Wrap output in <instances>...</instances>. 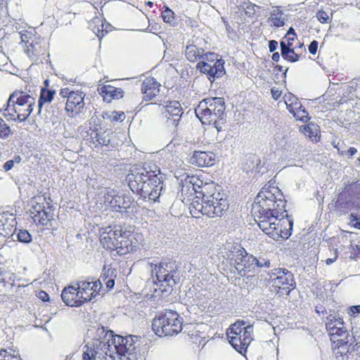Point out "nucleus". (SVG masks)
<instances>
[{
    "label": "nucleus",
    "mask_w": 360,
    "mask_h": 360,
    "mask_svg": "<svg viewBox=\"0 0 360 360\" xmlns=\"http://www.w3.org/2000/svg\"><path fill=\"white\" fill-rule=\"evenodd\" d=\"M271 58L274 61L278 62L280 60V54L278 53V52H274L272 54Z\"/></svg>",
    "instance_id": "obj_63"
},
{
    "label": "nucleus",
    "mask_w": 360,
    "mask_h": 360,
    "mask_svg": "<svg viewBox=\"0 0 360 360\" xmlns=\"http://www.w3.org/2000/svg\"><path fill=\"white\" fill-rule=\"evenodd\" d=\"M328 321L326 323V330L330 338L334 336L338 338L349 337V333L345 326V323L340 316L328 317Z\"/></svg>",
    "instance_id": "obj_20"
},
{
    "label": "nucleus",
    "mask_w": 360,
    "mask_h": 360,
    "mask_svg": "<svg viewBox=\"0 0 360 360\" xmlns=\"http://www.w3.org/2000/svg\"><path fill=\"white\" fill-rule=\"evenodd\" d=\"M348 338L334 336L330 338L333 354L336 360L348 359V356L350 353V345L349 344Z\"/></svg>",
    "instance_id": "obj_19"
},
{
    "label": "nucleus",
    "mask_w": 360,
    "mask_h": 360,
    "mask_svg": "<svg viewBox=\"0 0 360 360\" xmlns=\"http://www.w3.org/2000/svg\"><path fill=\"white\" fill-rule=\"evenodd\" d=\"M14 167V160H9L6 161L4 165L3 169L5 172H8Z\"/></svg>",
    "instance_id": "obj_55"
},
{
    "label": "nucleus",
    "mask_w": 360,
    "mask_h": 360,
    "mask_svg": "<svg viewBox=\"0 0 360 360\" xmlns=\"http://www.w3.org/2000/svg\"><path fill=\"white\" fill-rule=\"evenodd\" d=\"M319 43L316 40H313L308 46L309 51L311 54L315 55L318 50Z\"/></svg>",
    "instance_id": "obj_51"
},
{
    "label": "nucleus",
    "mask_w": 360,
    "mask_h": 360,
    "mask_svg": "<svg viewBox=\"0 0 360 360\" xmlns=\"http://www.w3.org/2000/svg\"><path fill=\"white\" fill-rule=\"evenodd\" d=\"M315 310L317 314H323L326 311L325 308L322 305H316Z\"/></svg>",
    "instance_id": "obj_61"
},
{
    "label": "nucleus",
    "mask_w": 360,
    "mask_h": 360,
    "mask_svg": "<svg viewBox=\"0 0 360 360\" xmlns=\"http://www.w3.org/2000/svg\"><path fill=\"white\" fill-rule=\"evenodd\" d=\"M81 294L77 287L70 285L65 288L61 294V297L64 303L70 307H79L84 302V300L80 297Z\"/></svg>",
    "instance_id": "obj_22"
},
{
    "label": "nucleus",
    "mask_w": 360,
    "mask_h": 360,
    "mask_svg": "<svg viewBox=\"0 0 360 360\" xmlns=\"http://www.w3.org/2000/svg\"><path fill=\"white\" fill-rule=\"evenodd\" d=\"M230 262L238 274L243 277L253 276L257 267L262 266L258 259L253 255H249L243 248H238L232 252Z\"/></svg>",
    "instance_id": "obj_10"
},
{
    "label": "nucleus",
    "mask_w": 360,
    "mask_h": 360,
    "mask_svg": "<svg viewBox=\"0 0 360 360\" xmlns=\"http://www.w3.org/2000/svg\"><path fill=\"white\" fill-rule=\"evenodd\" d=\"M205 53V50L202 48L193 44L186 46L185 51L186 58L191 63H195L202 58Z\"/></svg>",
    "instance_id": "obj_30"
},
{
    "label": "nucleus",
    "mask_w": 360,
    "mask_h": 360,
    "mask_svg": "<svg viewBox=\"0 0 360 360\" xmlns=\"http://www.w3.org/2000/svg\"><path fill=\"white\" fill-rule=\"evenodd\" d=\"M105 284H106V286L109 289H112L114 285H115V281L113 278H109L106 282H105Z\"/></svg>",
    "instance_id": "obj_60"
},
{
    "label": "nucleus",
    "mask_w": 360,
    "mask_h": 360,
    "mask_svg": "<svg viewBox=\"0 0 360 360\" xmlns=\"http://www.w3.org/2000/svg\"><path fill=\"white\" fill-rule=\"evenodd\" d=\"M214 162L215 155L210 151L196 150L191 157V163L200 167L212 166Z\"/></svg>",
    "instance_id": "obj_25"
},
{
    "label": "nucleus",
    "mask_w": 360,
    "mask_h": 360,
    "mask_svg": "<svg viewBox=\"0 0 360 360\" xmlns=\"http://www.w3.org/2000/svg\"><path fill=\"white\" fill-rule=\"evenodd\" d=\"M38 297L44 302L48 301L49 300V295L44 290L39 292Z\"/></svg>",
    "instance_id": "obj_56"
},
{
    "label": "nucleus",
    "mask_w": 360,
    "mask_h": 360,
    "mask_svg": "<svg viewBox=\"0 0 360 360\" xmlns=\"http://www.w3.org/2000/svg\"><path fill=\"white\" fill-rule=\"evenodd\" d=\"M95 132L94 136L91 134V139L94 140V143H98L101 146H108L110 143V139L109 133L105 131H98L97 128L94 130Z\"/></svg>",
    "instance_id": "obj_35"
},
{
    "label": "nucleus",
    "mask_w": 360,
    "mask_h": 360,
    "mask_svg": "<svg viewBox=\"0 0 360 360\" xmlns=\"http://www.w3.org/2000/svg\"><path fill=\"white\" fill-rule=\"evenodd\" d=\"M0 360H13V356L8 354L6 350L0 351Z\"/></svg>",
    "instance_id": "obj_53"
},
{
    "label": "nucleus",
    "mask_w": 360,
    "mask_h": 360,
    "mask_svg": "<svg viewBox=\"0 0 360 360\" xmlns=\"http://www.w3.org/2000/svg\"><path fill=\"white\" fill-rule=\"evenodd\" d=\"M110 333V337L116 338V335H114L112 330H107L103 326L98 327L96 330V335L97 338L96 339H99L104 341H108L107 336L108 334Z\"/></svg>",
    "instance_id": "obj_41"
},
{
    "label": "nucleus",
    "mask_w": 360,
    "mask_h": 360,
    "mask_svg": "<svg viewBox=\"0 0 360 360\" xmlns=\"http://www.w3.org/2000/svg\"><path fill=\"white\" fill-rule=\"evenodd\" d=\"M316 18L318 20L322 23H328L330 22V18L328 13L323 10H319L316 13Z\"/></svg>",
    "instance_id": "obj_47"
},
{
    "label": "nucleus",
    "mask_w": 360,
    "mask_h": 360,
    "mask_svg": "<svg viewBox=\"0 0 360 360\" xmlns=\"http://www.w3.org/2000/svg\"><path fill=\"white\" fill-rule=\"evenodd\" d=\"M72 93H74V91L70 90L68 88L62 89L60 91V95L64 98L68 99Z\"/></svg>",
    "instance_id": "obj_54"
},
{
    "label": "nucleus",
    "mask_w": 360,
    "mask_h": 360,
    "mask_svg": "<svg viewBox=\"0 0 360 360\" xmlns=\"http://www.w3.org/2000/svg\"><path fill=\"white\" fill-rule=\"evenodd\" d=\"M20 45L24 53L32 62H36L48 51L46 40L36 33L34 30H24L20 33Z\"/></svg>",
    "instance_id": "obj_9"
},
{
    "label": "nucleus",
    "mask_w": 360,
    "mask_h": 360,
    "mask_svg": "<svg viewBox=\"0 0 360 360\" xmlns=\"http://www.w3.org/2000/svg\"><path fill=\"white\" fill-rule=\"evenodd\" d=\"M200 328L195 330V333H190L188 335V341L191 345L198 347L204 345L205 340V329L207 326H199Z\"/></svg>",
    "instance_id": "obj_32"
},
{
    "label": "nucleus",
    "mask_w": 360,
    "mask_h": 360,
    "mask_svg": "<svg viewBox=\"0 0 360 360\" xmlns=\"http://www.w3.org/2000/svg\"><path fill=\"white\" fill-rule=\"evenodd\" d=\"M281 54L282 58L290 63H295L300 58V56L295 53L292 46H285L284 43H280Z\"/></svg>",
    "instance_id": "obj_34"
},
{
    "label": "nucleus",
    "mask_w": 360,
    "mask_h": 360,
    "mask_svg": "<svg viewBox=\"0 0 360 360\" xmlns=\"http://www.w3.org/2000/svg\"><path fill=\"white\" fill-rule=\"evenodd\" d=\"M302 131L312 141L317 142L320 139V136L319 135L317 130L314 131L309 125H305L302 127Z\"/></svg>",
    "instance_id": "obj_40"
},
{
    "label": "nucleus",
    "mask_w": 360,
    "mask_h": 360,
    "mask_svg": "<svg viewBox=\"0 0 360 360\" xmlns=\"http://www.w3.org/2000/svg\"><path fill=\"white\" fill-rule=\"evenodd\" d=\"M269 275V282L272 291L279 295H289L295 288L294 276L286 269L275 268Z\"/></svg>",
    "instance_id": "obj_11"
},
{
    "label": "nucleus",
    "mask_w": 360,
    "mask_h": 360,
    "mask_svg": "<svg viewBox=\"0 0 360 360\" xmlns=\"http://www.w3.org/2000/svg\"><path fill=\"white\" fill-rule=\"evenodd\" d=\"M196 69L202 74L207 76L210 82H214L215 78L221 77L224 72V60H217L215 65L207 63V62H200L196 65Z\"/></svg>",
    "instance_id": "obj_17"
},
{
    "label": "nucleus",
    "mask_w": 360,
    "mask_h": 360,
    "mask_svg": "<svg viewBox=\"0 0 360 360\" xmlns=\"http://www.w3.org/2000/svg\"><path fill=\"white\" fill-rule=\"evenodd\" d=\"M177 270V265L175 261L169 260L168 262H159V273L163 275L164 278H159V290L162 295L167 297L170 295L174 286L176 283L174 274Z\"/></svg>",
    "instance_id": "obj_12"
},
{
    "label": "nucleus",
    "mask_w": 360,
    "mask_h": 360,
    "mask_svg": "<svg viewBox=\"0 0 360 360\" xmlns=\"http://www.w3.org/2000/svg\"><path fill=\"white\" fill-rule=\"evenodd\" d=\"M283 98L287 109L297 120L307 122L309 120L307 111L295 95L288 93L284 95Z\"/></svg>",
    "instance_id": "obj_15"
},
{
    "label": "nucleus",
    "mask_w": 360,
    "mask_h": 360,
    "mask_svg": "<svg viewBox=\"0 0 360 360\" xmlns=\"http://www.w3.org/2000/svg\"><path fill=\"white\" fill-rule=\"evenodd\" d=\"M110 338L108 341L94 339L84 347L83 360H103L108 351L110 352Z\"/></svg>",
    "instance_id": "obj_13"
},
{
    "label": "nucleus",
    "mask_w": 360,
    "mask_h": 360,
    "mask_svg": "<svg viewBox=\"0 0 360 360\" xmlns=\"http://www.w3.org/2000/svg\"><path fill=\"white\" fill-rule=\"evenodd\" d=\"M226 335L231 345L245 356L253 340V326L245 321H238L229 326Z\"/></svg>",
    "instance_id": "obj_8"
},
{
    "label": "nucleus",
    "mask_w": 360,
    "mask_h": 360,
    "mask_svg": "<svg viewBox=\"0 0 360 360\" xmlns=\"http://www.w3.org/2000/svg\"><path fill=\"white\" fill-rule=\"evenodd\" d=\"M286 202L281 191L276 186L262 188L252 206L255 217L263 214H283L286 212Z\"/></svg>",
    "instance_id": "obj_2"
},
{
    "label": "nucleus",
    "mask_w": 360,
    "mask_h": 360,
    "mask_svg": "<svg viewBox=\"0 0 360 360\" xmlns=\"http://www.w3.org/2000/svg\"><path fill=\"white\" fill-rule=\"evenodd\" d=\"M102 117L104 119L109 120L110 121H122L125 118V115L123 112L117 111L104 112L102 114Z\"/></svg>",
    "instance_id": "obj_38"
},
{
    "label": "nucleus",
    "mask_w": 360,
    "mask_h": 360,
    "mask_svg": "<svg viewBox=\"0 0 360 360\" xmlns=\"http://www.w3.org/2000/svg\"><path fill=\"white\" fill-rule=\"evenodd\" d=\"M160 321L164 336H172L183 330V319L181 316H159V321Z\"/></svg>",
    "instance_id": "obj_18"
},
{
    "label": "nucleus",
    "mask_w": 360,
    "mask_h": 360,
    "mask_svg": "<svg viewBox=\"0 0 360 360\" xmlns=\"http://www.w3.org/2000/svg\"><path fill=\"white\" fill-rule=\"evenodd\" d=\"M345 153L349 157H352L357 153V150L354 147H350Z\"/></svg>",
    "instance_id": "obj_59"
},
{
    "label": "nucleus",
    "mask_w": 360,
    "mask_h": 360,
    "mask_svg": "<svg viewBox=\"0 0 360 360\" xmlns=\"http://www.w3.org/2000/svg\"><path fill=\"white\" fill-rule=\"evenodd\" d=\"M35 98L24 91H15L7 101L4 115L8 119L22 122L25 121L33 110Z\"/></svg>",
    "instance_id": "obj_6"
},
{
    "label": "nucleus",
    "mask_w": 360,
    "mask_h": 360,
    "mask_svg": "<svg viewBox=\"0 0 360 360\" xmlns=\"http://www.w3.org/2000/svg\"><path fill=\"white\" fill-rule=\"evenodd\" d=\"M103 22L105 24L104 32L108 33L110 30L111 25L108 22Z\"/></svg>",
    "instance_id": "obj_64"
},
{
    "label": "nucleus",
    "mask_w": 360,
    "mask_h": 360,
    "mask_svg": "<svg viewBox=\"0 0 360 360\" xmlns=\"http://www.w3.org/2000/svg\"><path fill=\"white\" fill-rule=\"evenodd\" d=\"M179 186L178 196L183 203L189 205L193 217H220L229 207L226 198L220 197L221 194L217 192L216 184L205 181L202 174L183 175Z\"/></svg>",
    "instance_id": "obj_1"
},
{
    "label": "nucleus",
    "mask_w": 360,
    "mask_h": 360,
    "mask_svg": "<svg viewBox=\"0 0 360 360\" xmlns=\"http://www.w3.org/2000/svg\"><path fill=\"white\" fill-rule=\"evenodd\" d=\"M122 229L120 226H110L104 229L100 235V242L103 247L106 250H114Z\"/></svg>",
    "instance_id": "obj_16"
},
{
    "label": "nucleus",
    "mask_w": 360,
    "mask_h": 360,
    "mask_svg": "<svg viewBox=\"0 0 360 360\" xmlns=\"http://www.w3.org/2000/svg\"><path fill=\"white\" fill-rule=\"evenodd\" d=\"M162 18L165 22L168 23L170 25H174L176 22L174 13L169 8H166L162 12Z\"/></svg>",
    "instance_id": "obj_42"
},
{
    "label": "nucleus",
    "mask_w": 360,
    "mask_h": 360,
    "mask_svg": "<svg viewBox=\"0 0 360 360\" xmlns=\"http://www.w3.org/2000/svg\"><path fill=\"white\" fill-rule=\"evenodd\" d=\"M104 26L103 20L99 18H94L90 23L91 30L99 39H101L104 36Z\"/></svg>",
    "instance_id": "obj_37"
},
{
    "label": "nucleus",
    "mask_w": 360,
    "mask_h": 360,
    "mask_svg": "<svg viewBox=\"0 0 360 360\" xmlns=\"http://www.w3.org/2000/svg\"><path fill=\"white\" fill-rule=\"evenodd\" d=\"M199 326H206L203 323H187L183 325V329H184V333L189 335L190 333L195 334V330L200 328Z\"/></svg>",
    "instance_id": "obj_43"
},
{
    "label": "nucleus",
    "mask_w": 360,
    "mask_h": 360,
    "mask_svg": "<svg viewBox=\"0 0 360 360\" xmlns=\"http://www.w3.org/2000/svg\"><path fill=\"white\" fill-rule=\"evenodd\" d=\"M55 91L49 89H42L38 100L39 113L41 112V108L44 103H50L54 96Z\"/></svg>",
    "instance_id": "obj_36"
},
{
    "label": "nucleus",
    "mask_w": 360,
    "mask_h": 360,
    "mask_svg": "<svg viewBox=\"0 0 360 360\" xmlns=\"http://www.w3.org/2000/svg\"><path fill=\"white\" fill-rule=\"evenodd\" d=\"M351 190L354 193L356 199L359 200L357 207L360 209V184H354L349 186Z\"/></svg>",
    "instance_id": "obj_48"
},
{
    "label": "nucleus",
    "mask_w": 360,
    "mask_h": 360,
    "mask_svg": "<svg viewBox=\"0 0 360 360\" xmlns=\"http://www.w3.org/2000/svg\"><path fill=\"white\" fill-rule=\"evenodd\" d=\"M91 286L92 287L93 297H94L99 292L101 288V283L99 280L95 281H90Z\"/></svg>",
    "instance_id": "obj_49"
},
{
    "label": "nucleus",
    "mask_w": 360,
    "mask_h": 360,
    "mask_svg": "<svg viewBox=\"0 0 360 360\" xmlns=\"http://www.w3.org/2000/svg\"><path fill=\"white\" fill-rule=\"evenodd\" d=\"M30 216L37 225L47 226L53 219V212L51 206L37 202L32 206Z\"/></svg>",
    "instance_id": "obj_14"
},
{
    "label": "nucleus",
    "mask_w": 360,
    "mask_h": 360,
    "mask_svg": "<svg viewBox=\"0 0 360 360\" xmlns=\"http://www.w3.org/2000/svg\"><path fill=\"white\" fill-rule=\"evenodd\" d=\"M278 46V42L276 40H271L269 42V49L270 52H274Z\"/></svg>",
    "instance_id": "obj_57"
},
{
    "label": "nucleus",
    "mask_w": 360,
    "mask_h": 360,
    "mask_svg": "<svg viewBox=\"0 0 360 360\" xmlns=\"http://www.w3.org/2000/svg\"><path fill=\"white\" fill-rule=\"evenodd\" d=\"M140 346V336L116 335L112 339L110 352H108L103 360H139L141 358Z\"/></svg>",
    "instance_id": "obj_4"
},
{
    "label": "nucleus",
    "mask_w": 360,
    "mask_h": 360,
    "mask_svg": "<svg viewBox=\"0 0 360 360\" xmlns=\"http://www.w3.org/2000/svg\"><path fill=\"white\" fill-rule=\"evenodd\" d=\"M225 108L222 98L212 97L201 101L195 108V113L202 124H213L219 131L221 127L218 120L222 118Z\"/></svg>",
    "instance_id": "obj_7"
},
{
    "label": "nucleus",
    "mask_w": 360,
    "mask_h": 360,
    "mask_svg": "<svg viewBox=\"0 0 360 360\" xmlns=\"http://www.w3.org/2000/svg\"><path fill=\"white\" fill-rule=\"evenodd\" d=\"M202 59L203 60H201L200 62H207L212 65H215L217 60H223L222 59H219L218 55L213 52H205Z\"/></svg>",
    "instance_id": "obj_46"
},
{
    "label": "nucleus",
    "mask_w": 360,
    "mask_h": 360,
    "mask_svg": "<svg viewBox=\"0 0 360 360\" xmlns=\"http://www.w3.org/2000/svg\"><path fill=\"white\" fill-rule=\"evenodd\" d=\"M18 240L20 243H30L32 240L31 234L27 231L23 229H20L17 233Z\"/></svg>",
    "instance_id": "obj_45"
},
{
    "label": "nucleus",
    "mask_w": 360,
    "mask_h": 360,
    "mask_svg": "<svg viewBox=\"0 0 360 360\" xmlns=\"http://www.w3.org/2000/svg\"><path fill=\"white\" fill-rule=\"evenodd\" d=\"M85 94L81 91H74L67 99L65 103V110L71 113L73 117L82 112L84 108V98Z\"/></svg>",
    "instance_id": "obj_21"
},
{
    "label": "nucleus",
    "mask_w": 360,
    "mask_h": 360,
    "mask_svg": "<svg viewBox=\"0 0 360 360\" xmlns=\"http://www.w3.org/2000/svg\"><path fill=\"white\" fill-rule=\"evenodd\" d=\"M98 91L103 97V100L110 102L112 99H118L123 96L121 88H116L111 85H103L98 88Z\"/></svg>",
    "instance_id": "obj_28"
},
{
    "label": "nucleus",
    "mask_w": 360,
    "mask_h": 360,
    "mask_svg": "<svg viewBox=\"0 0 360 360\" xmlns=\"http://www.w3.org/2000/svg\"><path fill=\"white\" fill-rule=\"evenodd\" d=\"M297 39V34L292 27H290L280 43H284L285 46H292L295 40Z\"/></svg>",
    "instance_id": "obj_39"
},
{
    "label": "nucleus",
    "mask_w": 360,
    "mask_h": 360,
    "mask_svg": "<svg viewBox=\"0 0 360 360\" xmlns=\"http://www.w3.org/2000/svg\"><path fill=\"white\" fill-rule=\"evenodd\" d=\"M156 179L157 175L154 171L149 172L141 165L132 166L127 176L130 189L134 193L141 191L144 198L148 195V200L153 202L158 201Z\"/></svg>",
    "instance_id": "obj_3"
},
{
    "label": "nucleus",
    "mask_w": 360,
    "mask_h": 360,
    "mask_svg": "<svg viewBox=\"0 0 360 360\" xmlns=\"http://www.w3.org/2000/svg\"><path fill=\"white\" fill-rule=\"evenodd\" d=\"M141 91L143 94V99L150 101L156 95L157 82L154 77H148L143 80L141 86Z\"/></svg>",
    "instance_id": "obj_29"
},
{
    "label": "nucleus",
    "mask_w": 360,
    "mask_h": 360,
    "mask_svg": "<svg viewBox=\"0 0 360 360\" xmlns=\"http://www.w3.org/2000/svg\"><path fill=\"white\" fill-rule=\"evenodd\" d=\"M158 265L153 262H147V269L151 273V276L153 278L152 282H148L146 287L144 290L145 291V300L146 302H152L155 301V293L158 290L154 285L157 283L158 281V271H156Z\"/></svg>",
    "instance_id": "obj_24"
},
{
    "label": "nucleus",
    "mask_w": 360,
    "mask_h": 360,
    "mask_svg": "<svg viewBox=\"0 0 360 360\" xmlns=\"http://www.w3.org/2000/svg\"><path fill=\"white\" fill-rule=\"evenodd\" d=\"M271 27H281L285 25V19L279 7L273 8L267 20Z\"/></svg>",
    "instance_id": "obj_31"
},
{
    "label": "nucleus",
    "mask_w": 360,
    "mask_h": 360,
    "mask_svg": "<svg viewBox=\"0 0 360 360\" xmlns=\"http://www.w3.org/2000/svg\"><path fill=\"white\" fill-rule=\"evenodd\" d=\"M181 113L182 108L180 103L176 101H167L162 109V116L168 120L174 119V120H176L181 116Z\"/></svg>",
    "instance_id": "obj_27"
},
{
    "label": "nucleus",
    "mask_w": 360,
    "mask_h": 360,
    "mask_svg": "<svg viewBox=\"0 0 360 360\" xmlns=\"http://www.w3.org/2000/svg\"><path fill=\"white\" fill-rule=\"evenodd\" d=\"M274 213L256 216V221L261 230L275 240L287 239L291 236L293 222L288 217Z\"/></svg>",
    "instance_id": "obj_5"
},
{
    "label": "nucleus",
    "mask_w": 360,
    "mask_h": 360,
    "mask_svg": "<svg viewBox=\"0 0 360 360\" xmlns=\"http://www.w3.org/2000/svg\"><path fill=\"white\" fill-rule=\"evenodd\" d=\"M104 202L109 205L112 208L122 209L126 208L127 202L123 195L115 189L108 188L104 194Z\"/></svg>",
    "instance_id": "obj_23"
},
{
    "label": "nucleus",
    "mask_w": 360,
    "mask_h": 360,
    "mask_svg": "<svg viewBox=\"0 0 360 360\" xmlns=\"http://www.w3.org/2000/svg\"><path fill=\"white\" fill-rule=\"evenodd\" d=\"M11 133L10 127L0 117V137L1 139H7Z\"/></svg>",
    "instance_id": "obj_44"
},
{
    "label": "nucleus",
    "mask_w": 360,
    "mask_h": 360,
    "mask_svg": "<svg viewBox=\"0 0 360 360\" xmlns=\"http://www.w3.org/2000/svg\"><path fill=\"white\" fill-rule=\"evenodd\" d=\"M348 313L354 314H360V304L352 306L348 309Z\"/></svg>",
    "instance_id": "obj_58"
},
{
    "label": "nucleus",
    "mask_w": 360,
    "mask_h": 360,
    "mask_svg": "<svg viewBox=\"0 0 360 360\" xmlns=\"http://www.w3.org/2000/svg\"><path fill=\"white\" fill-rule=\"evenodd\" d=\"M0 276L1 278H0V282L4 283L6 280L7 279L8 283L9 281H14V279H13V277L14 276L13 274H10L8 272H0Z\"/></svg>",
    "instance_id": "obj_50"
},
{
    "label": "nucleus",
    "mask_w": 360,
    "mask_h": 360,
    "mask_svg": "<svg viewBox=\"0 0 360 360\" xmlns=\"http://www.w3.org/2000/svg\"><path fill=\"white\" fill-rule=\"evenodd\" d=\"M77 289L79 290V293L81 294L80 297H82L84 302L92 300L94 297L90 281H81L77 283Z\"/></svg>",
    "instance_id": "obj_33"
},
{
    "label": "nucleus",
    "mask_w": 360,
    "mask_h": 360,
    "mask_svg": "<svg viewBox=\"0 0 360 360\" xmlns=\"http://www.w3.org/2000/svg\"><path fill=\"white\" fill-rule=\"evenodd\" d=\"M148 22H150V20H148ZM146 31L157 34L156 32H155L156 31V28L155 27L154 25L151 26L150 22H149V25L146 28Z\"/></svg>",
    "instance_id": "obj_62"
},
{
    "label": "nucleus",
    "mask_w": 360,
    "mask_h": 360,
    "mask_svg": "<svg viewBox=\"0 0 360 360\" xmlns=\"http://www.w3.org/2000/svg\"><path fill=\"white\" fill-rule=\"evenodd\" d=\"M271 94L272 98L277 101L281 96L282 91L278 88L273 87L271 89Z\"/></svg>",
    "instance_id": "obj_52"
},
{
    "label": "nucleus",
    "mask_w": 360,
    "mask_h": 360,
    "mask_svg": "<svg viewBox=\"0 0 360 360\" xmlns=\"http://www.w3.org/2000/svg\"><path fill=\"white\" fill-rule=\"evenodd\" d=\"M129 231H127L126 229H122L120 235H119L120 238L117 241V245L113 250L117 252V255H124L134 250V246L132 245L131 240L129 238Z\"/></svg>",
    "instance_id": "obj_26"
}]
</instances>
